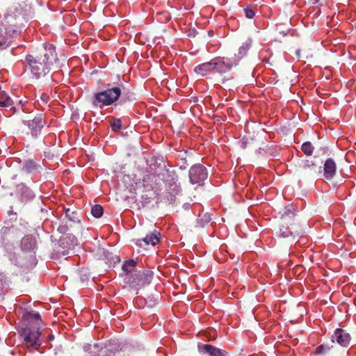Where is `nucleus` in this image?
<instances>
[{"label": "nucleus", "instance_id": "nucleus-3", "mask_svg": "<svg viewBox=\"0 0 356 356\" xmlns=\"http://www.w3.org/2000/svg\"><path fill=\"white\" fill-rule=\"evenodd\" d=\"M107 88L94 93L92 97V104L97 108L108 106L117 102L122 95V86L118 84L111 87V84L107 85Z\"/></svg>", "mask_w": 356, "mask_h": 356}, {"label": "nucleus", "instance_id": "nucleus-38", "mask_svg": "<svg viewBox=\"0 0 356 356\" xmlns=\"http://www.w3.org/2000/svg\"><path fill=\"white\" fill-rule=\"evenodd\" d=\"M8 215L9 216L13 215V216H16V213L13 212V211L11 209L10 211H9Z\"/></svg>", "mask_w": 356, "mask_h": 356}, {"label": "nucleus", "instance_id": "nucleus-30", "mask_svg": "<svg viewBox=\"0 0 356 356\" xmlns=\"http://www.w3.org/2000/svg\"><path fill=\"white\" fill-rule=\"evenodd\" d=\"M113 131H118L122 127V122L120 119H115L111 124Z\"/></svg>", "mask_w": 356, "mask_h": 356}, {"label": "nucleus", "instance_id": "nucleus-41", "mask_svg": "<svg viewBox=\"0 0 356 356\" xmlns=\"http://www.w3.org/2000/svg\"><path fill=\"white\" fill-rule=\"evenodd\" d=\"M312 165V166H313V167H315V165H314V163H312V165Z\"/></svg>", "mask_w": 356, "mask_h": 356}, {"label": "nucleus", "instance_id": "nucleus-27", "mask_svg": "<svg viewBox=\"0 0 356 356\" xmlns=\"http://www.w3.org/2000/svg\"><path fill=\"white\" fill-rule=\"evenodd\" d=\"M314 147L310 142H305L302 145L301 149L307 156H311L314 152Z\"/></svg>", "mask_w": 356, "mask_h": 356}, {"label": "nucleus", "instance_id": "nucleus-17", "mask_svg": "<svg viewBox=\"0 0 356 356\" xmlns=\"http://www.w3.org/2000/svg\"><path fill=\"white\" fill-rule=\"evenodd\" d=\"M76 242V238L72 234L64 235L59 240L60 246L65 249L74 248Z\"/></svg>", "mask_w": 356, "mask_h": 356}, {"label": "nucleus", "instance_id": "nucleus-21", "mask_svg": "<svg viewBox=\"0 0 356 356\" xmlns=\"http://www.w3.org/2000/svg\"><path fill=\"white\" fill-rule=\"evenodd\" d=\"M14 102L10 97L5 92H0V107L10 108V110H14Z\"/></svg>", "mask_w": 356, "mask_h": 356}, {"label": "nucleus", "instance_id": "nucleus-39", "mask_svg": "<svg viewBox=\"0 0 356 356\" xmlns=\"http://www.w3.org/2000/svg\"><path fill=\"white\" fill-rule=\"evenodd\" d=\"M307 167H309V164L308 163H306L305 165H304V168H306Z\"/></svg>", "mask_w": 356, "mask_h": 356}, {"label": "nucleus", "instance_id": "nucleus-14", "mask_svg": "<svg viewBox=\"0 0 356 356\" xmlns=\"http://www.w3.org/2000/svg\"><path fill=\"white\" fill-rule=\"evenodd\" d=\"M324 174L323 176L326 179H332L336 175L337 172V165L334 161L330 158L327 159L324 163L323 167Z\"/></svg>", "mask_w": 356, "mask_h": 356}, {"label": "nucleus", "instance_id": "nucleus-40", "mask_svg": "<svg viewBox=\"0 0 356 356\" xmlns=\"http://www.w3.org/2000/svg\"><path fill=\"white\" fill-rule=\"evenodd\" d=\"M10 260L13 263H14V257H10Z\"/></svg>", "mask_w": 356, "mask_h": 356}, {"label": "nucleus", "instance_id": "nucleus-1", "mask_svg": "<svg viewBox=\"0 0 356 356\" xmlns=\"http://www.w3.org/2000/svg\"><path fill=\"white\" fill-rule=\"evenodd\" d=\"M56 60V47L51 44L44 43L43 52L39 55L28 54L25 63L32 75L38 79L49 72L51 65Z\"/></svg>", "mask_w": 356, "mask_h": 356}, {"label": "nucleus", "instance_id": "nucleus-25", "mask_svg": "<svg viewBox=\"0 0 356 356\" xmlns=\"http://www.w3.org/2000/svg\"><path fill=\"white\" fill-rule=\"evenodd\" d=\"M23 318L27 321H31V320H33L35 321H41L40 314L38 312H34V311H30V312H25L23 315Z\"/></svg>", "mask_w": 356, "mask_h": 356}, {"label": "nucleus", "instance_id": "nucleus-22", "mask_svg": "<svg viewBox=\"0 0 356 356\" xmlns=\"http://www.w3.org/2000/svg\"><path fill=\"white\" fill-rule=\"evenodd\" d=\"M252 46V40L248 39L244 42L238 49V55H235L233 58H240V60L245 56Z\"/></svg>", "mask_w": 356, "mask_h": 356}, {"label": "nucleus", "instance_id": "nucleus-9", "mask_svg": "<svg viewBox=\"0 0 356 356\" xmlns=\"http://www.w3.org/2000/svg\"><path fill=\"white\" fill-rule=\"evenodd\" d=\"M22 122L29 127L31 135L34 138H37L40 135L42 129L45 124L42 114L38 115L31 120H23Z\"/></svg>", "mask_w": 356, "mask_h": 356}, {"label": "nucleus", "instance_id": "nucleus-13", "mask_svg": "<svg viewBox=\"0 0 356 356\" xmlns=\"http://www.w3.org/2000/svg\"><path fill=\"white\" fill-rule=\"evenodd\" d=\"M198 350L202 354L208 356H226V352L210 344L198 346Z\"/></svg>", "mask_w": 356, "mask_h": 356}, {"label": "nucleus", "instance_id": "nucleus-32", "mask_svg": "<svg viewBox=\"0 0 356 356\" xmlns=\"http://www.w3.org/2000/svg\"><path fill=\"white\" fill-rule=\"evenodd\" d=\"M330 347L328 345L322 344L319 346L316 349L317 354H325L330 350Z\"/></svg>", "mask_w": 356, "mask_h": 356}, {"label": "nucleus", "instance_id": "nucleus-33", "mask_svg": "<svg viewBox=\"0 0 356 356\" xmlns=\"http://www.w3.org/2000/svg\"><path fill=\"white\" fill-rule=\"evenodd\" d=\"M152 199V194H144L141 195V202L143 206L149 204L151 202V200Z\"/></svg>", "mask_w": 356, "mask_h": 356}, {"label": "nucleus", "instance_id": "nucleus-35", "mask_svg": "<svg viewBox=\"0 0 356 356\" xmlns=\"http://www.w3.org/2000/svg\"><path fill=\"white\" fill-rule=\"evenodd\" d=\"M69 229V227L66 223H61L57 228V231L60 234H65Z\"/></svg>", "mask_w": 356, "mask_h": 356}, {"label": "nucleus", "instance_id": "nucleus-23", "mask_svg": "<svg viewBox=\"0 0 356 356\" xmlns=\"http://www.w3.org/2000/svg\"><path fill=\"white\" fill-rule=\"evenodd\" d=\"M154 176L153 175H146L144 177L143 181V188L147 192H151L152 193H154V184L152 183L154 181Z\"/></svg>", "mask_w": 356, "mask_h": 356}, {"label": "nucleus", "instance_id": "nucleus-37", "mask_svg": "<svg viewBox=\"0 0 356 356\" xmlns=\"http://www.w3.org/2000/svg\"><path fill=\"white\" fill-rule=\"evenodd\" d=\"M3 277H3V274L0 273V287L2 286Z\"/></svg>", "mask_w": 356, "mask_h": 356}, {"label": "nucleus", "instance_id": "nucleus-8", "mask_svg": "<svg viewBox=\"0 0 356 356\" xmlns=\"http://www.w3.org/2000/svg\"><path fill=\"white\" fill-rule=\"evenodd\" d=\"M190 182L192 184H197L201 186L208 177V172L207 168L200 164H195L192 165L188 172Z\"/></svg>", "mask_w": 356, "mask_h": 356}, {"label": "nucleus", "instance_id": "nucleus-24", "mask_svg": "<svg viewBox=\"0 0 356 356\" xmlns=\"http://www.w3.org/2000/svg\"><path fill=\"white\" fill-rule=\"evenodd\" d=\"M65 218L71 222H76L79 224L81 222L76 211H71L70 209H66L65 211Z\"/></svg>", "mask_w": 356, "mask_h": 356}, {"label": "nucleus", "instance_id": "nucleus-4", "mask_svg": "<svg viewBox=\"0 0 356 356\" xmlns=\"http://www.w3.org/2000/svg\"><path fill=\"white\" fill-rule=\"evenodd\" d=\"M22 19L23 15L21 12L18 9L14 8L8 11L3 19L0 20V23L3 24V26L6 27L8 31H14L10 32L14 37H16L20 32L19 26L22 24Z\"/></svg>", "mask_w": 356, "mask_h": 356}, {"label": "nucleus", "instance_id": "nucleus-7", "mask_svg": "<svg viewBox=\"0 0 356 356\" xmlns=\"http://www.w3.org/2000/svg\"><path fill=\"white\" fill-rule=\"evenodd\" d=\"M83 350L86 353L85 356H114L116 350L110 343L104 346L98 343L86 344L83 346Z\"/></svg>", "mask_w": 356, "mask_h": 356}, {"label": "nucleus", "instance_id": "nucleus-16", "mask_svg": "<svg viewBox=\"0 0 356 356\" xmlns=\"http://www.w3.org/2000/svg\"><path fill=\"white\" fill-rule=\"evenodd\" d=\"M194 72L201 76H204L209 74L211 72H213V65L212 63V59L209 61L197 65L194 68Z\"/></svg>", "mask_w": 356, "mask_h": 356}, {"label": "nucleus", "instance_id": "nucleus-28", "mask_svg": "<svg viewBox=\"0 0 356 356\" xmlns=\"http://www.w3.org/2000/svg\"><path fill=\"white\" fill-rule=\"evenodd\" d=\"M91 213L95 218H100L103 215V208L99 204L94 205L91 209Z\"/></svg>", "mask_w": 356, "mask_h": 356}, {"label": "nucleus", "instance_id": "nucleus-19", "mask_svg": "<svg viewBox=\"0 0 356 356\" xmlns=\"http://www.w3.org/2000/svg\"><path fill=\"white\" fill-rule=\"evenodd\" d=\"M160 232L154 231V232H151L145 237H144L142 240H138V244L141 245L140 241H143L146 245H155L159 241Z\"/></svg>", "mask_w": 356, "mask_h": 356}, {"label": "nucleus", "instance_id": "nucleus-20", "mask_svg": "<svg viewBox=\"0 0 356 356\" xmlns=\"http://www.w3.org/2000/svg\"><path fill=\"white\" fill-rule=\"evenodd\" d=\"M40 168V165L33 159H27L24 161L22 171L26 173H32Z\"/></svg>", "mask_w": 356, "mask_h": 356}, {"label": "nucleus", "instance_id": "nucleus-31", "mask_svg": "<svg viewBox=\"0 0 356 356\" xmlns=\"http://www.w3.org/2000/svg\"><path fill=\"white\" fill-rule=\"evenodd\" d=\"M294 216V213L293 211V207L291 206H287L285 207L284 213L282 215V218L284 219L286 217H293Z\"/></svg>", "mask_w": 356, "mask_h": 356}, {"label": "nucleus", "instance_id": "nucleus-15", "mask_svg": "<svg viewBox=\"0 0 356 356\" xmlns=\"http://www.w3.org/2000/svg\"><path fill=\"white\" fill-rule=\"evenodd\" d=\"M17 192L19 194L23 201H29L35 197L33 191L23 183L17 186Z\"/></svg>", "mask_w": 356, "mask_h": 356}, {"label": "nucleus", "instance_id": "nucleus-10", "mask_svg": "<svg viewBox=\"0 0 356 356\" xmlns=\"http://www.w3.org/2000/svg\"><path fill=\"white\" fill-rule=\"evenodd\" d=\"M350 336L342 329H337L332 336V341L337 342L343 347H348L350 342Z\"/></svg>", "mask_w": 356, "mask_h": 356}, {"label": "nucleus", "instance_id": "nucleus-29", "mask_svg": "<svg viewBox=\"0 0 356 356\" xmlns=\"http://www.w3.org/2000/svg\"><path fill=\"white\" fill-rule=\"evenodd\" d=\"M280 236L286 238L293 236V232L288 227L282 226L280 227Z\"/></svg>", "mask_w": 356, "mask_h": 356}, {"label": "nucleus", "instance_id": "nucleus-12", "mask_svg": "<svg viewBox=\"0 0 356 356\" xmlns=\"http://www.w3.org/2000/svg\"><path fill=\"white\" fill-rule=\"evenodd\" d=\"M6 27L3 26V24L0 23V49L8 47L12 40L15 38ZM12 31H13L12 30Z\"/></svg>", "mask_w": 356, "mask_h": 356}, {"label": "nucleus", "instance_id": "nucleus-5", "mask_svg": "<svg viewBox=\"0 0 356 356\" xmlns=\"http://www.w3.org/2000/svg\"><path fill=\"white\" fill-rule=\"evenodd\" d=\"M163 179L165 183L167 193L169 195L167 196V200L172 203L175 200V196L180 194L181 189L180 184L178 182V176L174 171L165 170L163 174Z\"/></svg>", "mask_w": 356, "mask_h": 356}, {"label": "nucleus", "instance_id": "nucleus-11", "mask_svg": "<svg viewBox=\"0 0 356 356\" xmlns=\"http://www.w3.org/2000/svg\"><path fill=\"white\" fill-rule=\"evenodd\" d=\"M24 341L31 346L36 347L41 345L40 336L41 334L39 330L28 329L24 331Z\"/></svg>", "mask_w": 356, "mask_h": 356}, {"label": "nucleus", "instance_id": "nucleus-26", "mask_svg": "<svg viewBox=\"0 0 356 356\" xmlns=\"http://www.w3.org/2000/svg\"><path fill=\"white\" fill-rule=\"evenodd\" d=\"M15 231H16V229H15V227L13 226H11V227H3L1 229V231H0V234L1 236V238H2V240L4 241L5 240V237L10 234H13L15 232ZM4 243V241H2V244Z\"/></svg>", "mask_w": 356, "mask_h": 356}, {"label": "nucleus", "instance_id": "nucleus-34", "mask_svg": "<svg viewBox=\"0 0 356 356\" xmlns=\"http://www.w3.org/2000/svg\"><path fill=\"white\" fill-rule=\"evenodd\" d=\"M245 15L248 19H252L255 16L254 11L250 8H246L244 9Z\"/></svg>", "mask_w": 356, "mask_h": 356}, {"label": "nucleus", "instance_id": "nucleus-18", "mask_svg": "<svg viewBox=\"0 0 356 356\" xmlns=\"http://www.w3.org/2000/svg\"><path fill=\"white\" fill-rule=\"evenodd\" d=\"M22 250L26 252H33L36 248V242L31 236H26L22 239Z\"/></svg>", "mask_w": 356, "mask_h": 356}, {"label": "nucleus", "instance_id": "nucleus-2", "mask_svg": "<svg viewBox=\"0 0 356 356\" xmlns=\"http://www.w3.org/2000/svg\"><path fill=\"white\" fill-rule=\"evenodd\" d=\"M136 264L132 259L124 261L122 266L123 273L121 276L124 283L129 284L131 288L138 290L151 282L153 273L149 270H138Z\"/></svg>", "mask_w": 356, "mask_h": 356}, {"label": "nucleus", "instance_id": "nucleus-6", "mask_svg": "<svg viewBox=\"0 0 356 356\" xmlns=\"http://www.w3.org/2000/svg\"><path fill=\"white\" fill-rule=\"evenodd\" d=\"M240 58L218 56L212 58L213 72L225 74L238 65Z\"/></svg>", "mask_w": 356, "mask_h": 356}, {"label": "nucleus", "instance_id": "nucleus-36", "mask_svg": "<svg viewBox=\"0 0 356 356\" xmlns=\"http://www.w3.org/2000/svg\"><path fill=\"white\" fill-rule=\"evenodd\" d=\"M40 100L42 102V104L46 105V104H47V103L49 100V97L47 94L42 93L40 96Z\"/></svg>", "mask_w": 356, "mask_h": 356}]
</instances>
